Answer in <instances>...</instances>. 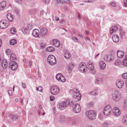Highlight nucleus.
<instances>
[{
  "mask_svg": "<svg viewBox=\"0 0 127 127\" xmlns=\"http://www.w3.org/2000/svg\"><path fill=\"white\" fill-rule=\"evenodd\" d=\"M86 114L88 118L91 120H93L95 118L96 114L93 110H89L86 112Z\"/></svg>",
  "mask_w": 127,
  "mask_h": 127,
  "instance_id": "nucleus-1",
  "label": "nucleus"
},
{
  "mask_svg": "<svg viewBox=\"0 0 127 127\" xmlns=\"http://www.w3.org/2000/svg\"><path fill=\"white\" fill-rule=\"evenodd\" d=\"M121 97V93L118 91H115L112 95V98L116 101H119Z\"/></svg>",
  "mask_w": 127,
  "mask_h": 127,
  "instance_id": "nucleus-2",
  "label": "nucleus"
},
{
  "mask_svg": "<svg viewBox=\"0 0 127 127\" xmlns=\"http://www.w3.org/2000/svg\"><path fill=\"white\" fill-rule=\"evenodd\" d=\"M104 114L106 116L110 115L112 112V108L109 105H107L104 107L103 110Z\"/></svg>",
  "mask_w": 127,
  "mask_h": 127,
  "instance_id": "nucleus-3",
  "label": "nucleus"
},
{
  "mask_svg": "<svg viewBox=\"0 0 127 127\" xmlns=\"http://www.w3.org/2000/svg\"><path fill=\"white\" fill-rule=\"evenodd\" d=\"M69 103V101L68 100L63 101L59 105V108L62 110H63L68 105Z\"/></svg>",
  "mask_w": 127,
  "mask_h": 127,
  "instance_id": "nucleus-4",
  "label": "nucleus"
},
{
  "mask_svg": "<svg viewBox=\"0 0 127 127\" xmlns=\"http://www.w3.org/2000/svg\"><path fill=\"white\" fill-rule=\"evenodd\" d=\"M56 62V59L53 55H50L48 56V63L52 65H54Z\"/></svg>",
  "mask_w": 127,
  "mask_h": 127,
  "instance_id": "nucleus-5",
  "label": "nucleus"
},
{
  "mask_svg": "<svg viewBox=\"0 0 127 127\" xmlns=\"http://www.w3.org/2000/svg\"><path fill=\"white\" fill-rule=\"evenodd\" d=\"M60 91V89L56 86H52L51 87L50 92L53 95H56Z\"/></svg>",
  "mask_w": 127,
  "mask_h": 127,
  "instance_id": "nucleus-6",
  "label": "nucleus"
},
{
  "mask_svg": "<svg viewBox=\"0 0 127 127\" xmlns=\"http://www.w3.org/2000/svg\"><path fill=\"white\" fill-rule=\"evenodd\" d=\"M56 79L60 81L64 82L65 81V77L61 74H58L56 76Z\"/></svg>",
  "mask_w": 127,
  "mask_h": 127,
  "instance_id": "nucleus-7",
  "label": "nucleus"
},
{
  "mask_svg": "<svg viewBox=\"0 0 127 127\" xmlns=\"http://www.w3.org/2000/svg\"><path fill=\"white\" fill-rule=\"evenodd\" d=\"M86 67V64L84 62H82L79 65V68L82 72H85Z\"/></svg>",
  "mask_w": 127,
  "mask_h": 127,
  "instance_id": "nucleus-8",
  "label": "nucleus"
},
{
  "mask_svg": "<svg viewBox=\"0 0 127 127\" xmlns=\"http://www.w3.org/2000/svg\"><path fill=\"white\" fill-rule=\"evenodd\" d=\"M112 112L116 116H119L121 114L120 110L117 107H115L113 109Z\"/></svg>",
  "mask_w": 127,
  "mask_h": 127,
  "instance_id": "nucleus-9",
  "label": "nucleus"
},
{
  "mask_svg": "<svg viewBox=\"0 0 127 127\" xmlns=\"http://www.w3.org/2000/svg\"><path fill=\"white\" fill-rule=\"evenodd\" d=\"M81 110V107L78 104H76L74 107L73 108V110L74 112L75 113H79Z\"/></svg>",
  "mask_w": 127,
  "mask_h": 127,
  "instance_id": "nucleus-10",
  "label": "nucleus"
},
{
  "mask_svg": "<svg viewBox=\"0 0 127 127\" xmlns=\"http://www.w3.org/2000/svg\"><path fill=\"white\" fill-rule=\"evenodd\" d=\"M11 66H9L11 69L12 70H16L17 68L18 65L17 63L15 61H12L11 63H10Z\"/></svg>",
  "mask_w": 127,
  "mask_h": 127,
  "instance_id": "nucleus-11",
  "label": "nucleus"
},
{
  "mask_svg": "<svg viewBox=\"0 0 127 127\" xmlns=\"http://www.w3.org/2000/svg\"><path fill=\"white\" fill-rule=\"evenodd\" d=\"M9 117L10 119L13 121H17L18 119V115L14 114H10Z\"/></svg>",
  "mask_w": 127,
  "mask_h": 127,
  "instance_id": "nucleus-12",
  "label": "nucleus"
},
{
  "mask_svg": "<svg viewBox=\"0 0 127 127\" xmlns=\"http://www.w3.org/2000/svg\"><path fill=\"white\" fill-rule=\"evenodd\" d=\"M118 27L116 25L112 26L110 29V32L111 34L115 33L118 30Z\"/></svg>",
  "mask_w": 127,
  "mask_h": 127,
  "instance_id": "nucleus-13",
  "label": "nucleus"
},
{
  "mask_svg": "<svg viewBox=\"0 0 127 127\" xmlns=\"http://www.w3.org/2000/svg\"><path fill=\"white\" fill-rule=\"evenodd\" d=\"M116 85L118 88H121L124 85V82L122 80H118L117 81Z\"/></svg>",
  "mask_w": 127,
  "mask_h": 127,
  "instance_id": "nucleus-14",
  "label": "nucleus"
},
{
  "mask_svg": "<svg viewBox=\"0 0 127 127\" xmlns=\"http://www.w3.org/2000/svg\"><path fill=\"white\" fill-rule=\"evenodd\" d=\"M51 43L56 47H58L59 46L60 43L59 41L57 39H53L51 41Z\"/></svg>",
  "mask_w": 127,
  "mask_h": 127,
  "instance_id": "nucleus-15",
  "label": "nucleus"
},
{
  "mask_svg": "<svg viewBox=\"0 0 127 127\" xmlns=\"http://www.w3.org/2000/svg\"><path fill=\"white\" fill-rule=\"evenodd\" d=\"M7 25V23H6V21L4 20H3L0 22V27L1 29H3L6 28Z\"/></svg>",
  "mask_w": 127,
  "mask_h": 127,
  "instance_id": "nucleus-16",
  "label": "nucleus"
},
{
  "mask_svg": "<svg viewBox=\"0 0 127 127\" xmlns=\"http://www.w3.org/2000/svg\"><path fill=\"white\" fill-rule=\"evenodd\" d=\"M47 32V29L46 28H42L40 31V35L42 36H44Z\"/></svg>",
  "mask_w": 127,
  "mask_h": 127,
  "instance_id": "nucleus-17",
  "label": "nucleus"
},
{
  "mask_svg": "<svg viewBox=\"0 0 127 127\" xmlns=\"http://www.w3.org/2000/svg\"><path fill=\"white\" fill-rule=\"evenodd\" d=\"M112 57L110 55H106L104 56V59L107 62H111L113 60Z\"/></svg>",
  "mask_w": 127,
  "mask_h": 127,
  "instance_id": "nucleus-18",
  "label": "nucleus"
},
{
  "mask_svg": "<svg viewBox=\"0 0 127 127\" xmlns=\"http://www.w3.org/2000/svg\"><path fill=\"white\" fill-rule=\"evenodd\" d=\"M32 34L34 37H37L39 34V31L37 29H35L33 31Z\"/></svg>",
  "mask_w": 127,
  "mask_h": 127,
  "instance_id": "nucleus-19",
  "label": "nucleus"
},
{
  "mask_svg": "<svg viewBox=\"0 0 127 127\" xmlns=\"http://www.w3.org/2000/svg\"><path fill=\"white\" fill-rule=\"evenodd\" d=\"M6 5V2L5 1H1L0 3V10H3Z\"/></svg>",
  "mask_w": 127,
  "mask_h": 127,
  "instance_id": "nucleus-20",
  "label": "nucleus"
},
{
  "mask_svg": "<svg viewBox=\"0 0 127 127\" xmlns=\"http://www.w3.org/2000/svg\"><path fill=\"white\" fill-rule=\"evenodd\" d=\"M74 65L72 63L69 64L68 65V71L69 73H70L74 66Z\"/></svg>",
  "mask_w": 127,
  "mask_h": 127,
  "instance_id": "nucleus-21",
  "label": "nucleus"
},
{
  "mask_svg": "<svg viewBox=\"0 0 127 127\" xmlns=\"http://www.w3.org/2000/svg\"><path fill=\"white\" fill-rule=\"evenodd\" d=\"M113 41L115 42H118L119 40V37L117 35H114L112 37Z\"/></svg>",
  "mask_w": 127,
  "mask_h": 127,
  "instance_id": "nucleus-22",
  "label": "nucleus"
},
{
  "mask_svg": "<svg viewBox=\"0 0 127 127\" xmlns=\"http://www.w3.org/2000/svg\"><path fill=\"white\" fill-rule=\"evenodd\" d=\"M2 66L3 68L5 69L7 66V62L6 60L4 59L2 61Z\"/></svg>",
  "mask_w": 127,
  "mask_h": 127,
  "instance_id": "nucleus-23",
  "label": "nucleus"
},
{
  "mask_svg": "<svg viewBox=\"0 0 127 127\" xmlns=\"http://www.w3.org/2000/svg\"><path fill=\"white\" fill-rule=\"evenodd\" d=\"M88 68L90 70H93L94 68V64L92 62L89 61L88 63Z\"/></svg>",
  "mask_w": 127,
  "mask_h": 127,
  "instance_id": "nucleus-24",
  "label": "nucleus"
},
{
  "mask_svg": "<svg viewBox=\"0 0 127 127\" xmlns=\"http://www.w3.org/2000/svg\"><path fill=\"white\" fill-rule=\"evenodd\" d=\"M21 31L24 34H28L29 33V31L27 28L26 27H23L22 28Z\"/></svg>",
  "mask_w": 127,
  "mask_h": 127,
  "instance_id": "nucleus-25",
  "label": "nucleus"
},
{
  "mask_svg": "<svg viewBox=\"0 0 127 127\" xmlns=\"http://www.w3.org/2000/svg\"><path fill=\"white\" fill-rule=\"evenodd\" d=\"M117 55L118 57L120 58H122L124 56V54L123 51H118L117 52Z\"/></svg>",
  "mask_w": 127,
  "mask_h": 127,
  "instance_id": "nucleus-26",
  "label": "nucleus"
},
{
  "mask_svg": "<svg viewBox=\"0 0 127 127\" xmlns=\"http://www.w3.org/2000/svg\"><path fill=\"white\" fill-rule=\"evenodd\" d=\"M99 66L100 69H104L106 67V65L104 62L101 61L100 62Z\"/></svg>",
  "mask_w": 127,
  "mask_h": 127,
  "instance_id": "nucleus-27",
  "label": "nucleus"
},
{
  "mask_svg": "<svg viewBox=\"0 0 127 127\" xmlns=\"http://www.w3.org/2000/svg\"><path fill=\"white\" fill-rule=\"evenodd\" d=\"M13 16L10 13H8L6 16L7 19L10 22L12 21L13 20Z\"/></svg>",
  "mask_w": 127,
  "mask_h": 127,
  "instance_id": "nucleus-28",
  "label": "nucleus"
},
{
  "mask_svg": "<svg viewBox=\"0 0 127 127\" xmlns=\"http://www.w3.org/2000/svg\"><path fill=\"white\" fill-rule=\"evenodd\" d=\"M64 57L66 59H68L70 58L71 57V55L70 53L66 51L64 53Z\"/></svg>",
  "mask_w": 127,
  "mask_h": 127,
  "instance_id": "nucleus-29",
  "label": "nucleus"
},
{
  "mask_svg": "<svg viewBox=\"0 0 127 127\" xmlns=\"http://www.w3.org/2000/svg\"><path fill=\"white\" fill-rule=\"evenodd\" d=\"M10 59L12 61H15L16 60V56L14 53H12L10 56Z\"/></svg>",
  "mask_w": 127,
  "mask_h": 127,
  "instance_id": "nucleus-30",
  "label": "nucleus"
},
{
  "mask_svg": "<svg viewBox=\"0 0 127 127\" xmlns=\"http://www.w3.org/2000/svg\"><path fill=\"white\" fill-rule=\"evenodd\" d=\"M70 93H75L77 94H79V91L76 88H75L74 89H71L70 90Z\"/></svg>",
  "mask_w": 127,
  "mask_h": 127,
  "instance_id": "nucleus-31",
  "label": "nucleus"
},
{
  "mask_svg": "<svg viewBox=\"0 0 127 127\" xmlns=\"http://www.w3.org/2000/svg\"><path fill=\"white\" fill-rule=\"evenodd\" d=\"M123 64L125 66L127 67V55H126L123 62Z\"/></svg>",
  "mask_w": 127,
  "mask_h": 127,
  "instance_id": "nucleus-32",
  "label": "nucleus"
},
{
  "mask_svg": "<svg viewBox=\"0 0 127 127\" xmlns=\"http://www.w3.org/2000/svg\"><path fill=\"white\" fill-rule=\"evenodd\" d=\"M123 122L124 124H127V114H126L123 116Z\"/></svg>",
  "mask_w": 127,
  "mask_h": 127,
  "instance_id": "nucleus-33",
  "label": "nucleus"
},
{
  "mask_svg": "<svg viewBox=\"0 0 127 127\" xmlns=\"http://www.w3.org/2000/svg\"><path fill=\"white\" fill-rule=\"evenodd\" d=\"M96 81L98 84L101 83L102 82V80L101 77L97 78L96 79Z\"/></svg>",
  "mask_w": 127,
  "mask_h": 127,
  "instance_id": "nucleus-34",
  "label": "nucleus"
},
{
  "mask_svg": "<svg viewBox=\"0 0 127 127\" xmlns=\"http://www.w3.org/2000/svg\"><path fill=\"white\" fill-rule=\"evenodd\" d=\"M60 120L61 122H65L66 121V118L64 115H61L60 116Z\"/></svg>",
  "mask_w": 127,
  "mask_h": 127,
  "instance_id": "nucleus-35",
  "label": "nucleus"
},
{
  "mask_svg": "<svg viewBox=\"0 0 127 127\" xmlns=\"http://www.w3.org/2000/svg\"><path fill=\"white\" fill-rule=\"evenodd\" d=\"M91 94L92 95H96L98 94V91L97 90H95L91 92Z\"/></svg>",
  "mask_w": 127,
  "mask_h": 127,
  "instance_id": "nucleus-36",
  "label": "nucleus"
},
{
  "mask_svg": "<svg viewBox=\"0 0 127 127\" xmlns=\"http://www.w3.org/2000/svg\"><path fill=\"white\" fill-rule=\"evenodd\" d=\"M17 43V41L16 39H12L10 40V44L12 45H14L15 44Z\"/></svg>",
  "mask_w": 127,
  "mask_h": 127,
  "instance_id": "nucleus-37",
  "label": "nucleus"
},
{
  "mask_svg": "<svg viewBox=\"0 0 127 127\" xmlns=\"http://www.w3.org/2000/svg\"><path fill=\"white\" fill-rule=\"evenodd\" d=\"M55 50L54 48L53 47L50 46L48 47V52H53Z\"/></svg>",
  "mask_w": 127,
  "mask_h": 127,
  "instance_id": "nucleus-38",
  "label": "nucleus"
},
{
  "mask_svg": "<svg viewBox=\"0 0 127 127\" xmlns=\"http://www.w3.org/2000/svg\"><path fill=\"white\" fill-rule=\"evenodd\" d=\"M47 46V44L44 43H42L40 45V48L41 49H43L45 48Z\"/></svg>",
  "mask_w": 127,
  "mask_h": 127,
  "instance_id": "nucleus-39",
  "label": "nucleus"
},
{
  "mask_svg": "<svg viewBox=\"0 0 127 127\" xmlns=\"http://www.w3.org/2000/svg\"><path fill=\"white\" fill-rule=\"evenodd\" d=\"M109 4L113 7H115L116 6V3L114 1L110 2Z\"/></svg>",
  "mask_w": 127,
  "mask_h": 127,
  "instance_id": "nucleus-40",
  "label": "nucleus"
},
{
  "mask_svg": "<svg viewBox=\"0 0 127 127\" xmlns=\"http://www.w3.org/2000/svg\"><path fill=\"white\" fill-rule=\"evenodd\" d=\"M16 29L14 28H12L10 30V32L12 34H15L16 32Z\"/></svg>",
  "mask_w": 127,
  "mask_h": 127,
  "instance_id": "nucleus-41",
  "label": "nucleus"
},
{
  "mask_svg": "<svg viewBox=\"0 0 127 127\" xmlns=\"http://www.w3.org/2000/svg\"><path fill=\"white\" fill-rule=\"evenodd\" d=\"M121 64V61L119 60H116L115 62V65L118 66L120 65Z\"/></svg>",
  "mask_w": 127,
  "mask_h": 127,
  "instance_id": "nucleus-42",
  "label": "nucleus"
},
{
  "mask_svg": "<svg viewBox=\"0 0 127 127\" xmlns=\"http://www.w3.org/2000/svg\"><path fill=\"white\" fill-rule=\"evenodd\" d=\"M94 103L92 102H90L87 105V107L89 108L92 107H93Z\"/></svg>",
  "mask_w": 127,
  "mask_h": 127,
  "instance_id": "nucleus-43",
  "label": "nucleus"
},
{
  "mask_svg": "<svg viewBox=\"0 0 127 127\" xmlns=\"http://www.w3.org/2000/svg\"><path fill=\"white\" fill-rule=\"evenodd\" d=\"M15 0L16 2L19 4H21L23 3L22 0Z\"/></svg>",
  "mask_w": 127,
  "mask_h": 127,
  "instance_id": "nucleus-44",
  "label": "nucleus"
},
{
  "mask_svg": "<svg viewBox=\"0 0 127 127\" xmlns=\"http://www.w3.org/2000/svg\"><path fill=\"white\" fill-rule=\"evenodd\" d=\"M122 76L123 78L125 79H127V73L123 74L122 75Z\"/></svg>",
  "mask_w": 127,
  "mask_h": 127,
  "instance_id": "nucleus-45",
  "label": "nucleus"
},
{
  "mask_svg": "<svg viewBox=\"0 0 127 127\" xmlns=\"http://www.w3.org/2000/svg\"><path fill=\"white\" fill-rule=\"evenodd\" d=\"M67 121L70 123H72L73 119L72 118L68 117L67 118Z\"/></svg>",
  "mask_w": 127,
  "mask_h": 127,
  "instance_id": "nucleus-46",
  "label": "nucleus"
},
{
  "mask_svg": "<svg viewBox=\"0 0 127 127\" xmlns=\"http://www.w3.org/2000/svg\"><path fill=\"white\" fill-rule=\"evenodd\" d=\"M120 34L121 36H122L125 34V32H124L121 29L120 30Z\"/></svg>",
  "mask_w": 127,
  "mask_h": 127,
  "instance_id": "nucleus-47",
  "label": "nucleus"
},
{
  "mask_svg": "<svg viewBox=\"0 0 127 127\" xmlns=\"http://www.w3.org/2000/svg\"><path fill=\"white\" fill-rule=\"evenodd\" d=\"M75 104H75L74 103V102H73V101H71L70 103L69 102V103L68 105L69 106H74V105H75Z\"/></svg>",
  "mask_w": 127,
  "mask_h": 127,
  "instance_id": "nucleus-48",
  "label": "nucleus"
},
{
  "mask_svg": "<svg viewBox=\"0 0 127 127\" xmlns=\"http://www.w3.org/2000/svg\"><path fill=\"white\" fill-rule=\"evenodd\" d=\"M123 106L124 107L127 106V100H125L123 104Z\"/></svg>",
  "mask_w": 127,
  "mask_h": 127,
  "instance_id": "nucleus-49",
  "label": "nucleus"
},
{
  "mask_svg": "<svg viewBox=\"0 0 127 127\" xmlns=\"http://www.w3.org/2000/svg\"><path fill=\"white\" fill-rule=\"evenodd\" d=\"M72 39H73L75 42H77L78 41V40L77 38L76 37L73 36L72 37Z\"/></svg>",
  "mask_w": 127,
  "mask_h": 127,
  "instance_id": "nucleus-50",
  "label": "nucleus"
},
{
  "mask_svg": "<svg viewBox=\"0 0 127 127\" xmlns=\"http://www.w3.org/2000/svg\"><path fill=\"white\" fill-rule=\"evenodd\" d=\"M50 99L51 101H53L55 99V97L53 95H51L50 97Z\"/></svg>",
  "mask_w": 127,
  "mask_h": 127,
  "instance_id": "nucleus-51",
  "label": "nucleus"
},
{
  "mask_svg": "<svg viewBox=\"0 0 127 127\" xmlns=\"http://www.w3.org/2000/svg\"><path fill=\"white\" fill-rule=\"evenodd\" d=\"M10 50L9 49H7L6 51V54L8 55L10 54Z\"/></svg>",
  "mask_w": 127,
  "mask_h": 127,
  "instance_id": "nucleus-52",
  "label": "nucleus"
},
{
  "mask_svg": "<svg viewBox=\"0 0 127 127\" xmlns=\"http://www.w3.org/2000/svg\"><path fill=\"white\" fill-rule=\"evenodd\" d=\"M84 1L89 2H94V0H84Z\"/></svg>",
  "mask_w": 127,
  "mask_h": 127,
  "instance_id": "nucleus-53",
  "label": "nucleus"
},
{
  "mask_svg": "<svg viewBox=\"0 0 127 127\" xmlns=\"http://www.w3.org/2000/svg\"><path fill=\"white\" fill-rule=\"evenodd\" d=\"M108 126V124L106 123H104L102 125V127H107Z\"/></svg>",
  "mask_w": 127,
  "mask_h": 127,
  "instance_id": "nucleus-54",
  "label": "nucleus"
},
{
  "mask_svg": "<svg viewBox=\"0 0 127 127\" xmlns=\"http://www.w3.org/2000/svg\"><path fill=\"white\" fill-rule=\"evenodd\" d=\"M28 27L29 29H31L32 27V25L31 24H29L28 25Z\"/></svg>",
  "mask_w": 127,
  "mask_h": 127,
  "instance_id": "nucleus-55",
  "label": "nucleus"
},
{
  "mask_svg": "<svg viewBox=\"0 0 127 127\" xmlns=\"http://www.w3.org/2000/svg\"><path fill=\"white\" fill-rule=\"evenodd\" d=\"M64 3L67 4L70 1V0H64Z\"/></svg>",
  "mask_w": 127,
  "mask_h": 127,
  "instance_id": "nucleus-56",
  "label": "nucleus"
},
{
  "mask_svg": "<svg viewBox=\"0 0 127 127\" xmlns=\"http://www.w3.org/2000/svg\"><path fill=\"white\" fill-rule=\"evenodd\" d=\"M8 94L10 95H12V91L11 90H9L8 91Z\"/></svg>",
  "mask_w": 127,
  "mask_h": 127,
  "instance_id": "nucleus-57",
  "label": "nucleus"
},
{
  "mask_svg": "<svg viewBox=\"0 0 127 127\" xmlns=\"http://www.w3.org/2000/svg\"><path fill=\"white\" fill-rule=\"evenodd\" d=\"M38 91L41 92L42 90V87L41 86H39L38 87Z\"/></svg>",
  "mask_w": 127,
  "mask_h": 127,
  "instance_id": "nucleus-58",
  "label": "nucleus"
},
{
  "mask_svg": "<svg viewBox=\"0 0 127 127\" xmlns=\"http://www.w3.org/2000/svg\"><path fill=\"white\" fill-rule=\"evenodd\" d=\"M124 5L125 7H127V0H125Z\"/></svg>",
  "mask_w": 127,
  "mask_h": 127,
  "instance_id": "nucleus-59",
  "label": "nucleus"
},
{
  "mask_svg": "<svg viewBox=\"0 0 127 127\" xmlns=\"http://www.w3.org/2000/svg\"><path fill=\"white\" fill-rule=\"evenodd\" d=\"M22 86L23 88H25L26 87V85L25 83H22Z\"/></svg>",
  "mask_w": 127,
  "mask_h": 127,
  "instance_id": "nucleus-60",
  "label": "nucleus"
},
{
  "mask_svg": "<svg viewBox=\"0 0 127 127\" xmlns=\"http://www.w3.org/2000/svg\"><path fill=\"white\" fill-rule=\"evenodd\" d=\"M52 110L54 112V113H55L56 112V109L55 107H54L52 108Z\"/></svg>",
  "mask_w": 127,
  "mask_h": 127,
  "instance_id": "nucleus-61",
  "label": "nucleus"
},
{
  "mask_svg": "<svg viewBox=\"0 0 127 127\" xmlns=\"http://www.w3.org/2000/svg\"><path fill=\"white\" fill-rule=\"evenodd\" d=\"M59 1H60V3L61 4L64 3V0H59Z\"/></svg>",
  "mask_w": 127,
  "mask_h": 127,
  "instance_id": "nucleus-62",
  "label": "nucleus"
},
{
  "mask_svg": "<svg viewBox=\"0 0 127 127\" xmlns=\"http://www.w3.org/2000/svg\"><path fill=\"white\" fill-rule=\"evenodd\" d=\"M44 13V11L43 10H41L40 11V13L41 15H42Z\"/></svg>",
  "mask_w": 127,
  "mask_h": 127,
  "instance_id": "nucleus-63",
  "label": "nucleus"
},
{
  "mask_svg": "<svg viewBox=\"0 0 127 127\" xmlns=\"http://www.w3.org/2000/svg\"><path fill=\"white\" fill-rule=\"evenodd\" d=\"M43 2L44 3H46L48 2V0H43Z\"/></svg>",
  "mask_w": 127,
  "mask_h": 127,
  "instance_id": "nucleus-64",
  "label": "nucleus"
}]
</instances>
